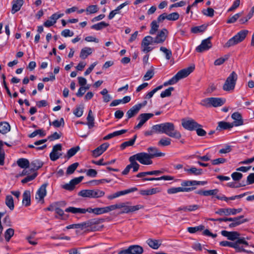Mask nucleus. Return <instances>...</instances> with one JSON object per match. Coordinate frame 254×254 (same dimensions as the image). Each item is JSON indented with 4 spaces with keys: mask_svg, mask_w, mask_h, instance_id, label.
Returning <instances> with one entry per match:
<instances>
[{
    "mask_svg": "<svg viewBox=\"0 0 254 254\" xmlns=\"http://www.w3.org/2000/svg\"><path fill=\"white\" fill-rule=\"evenodd\" d=\"M156 126V129L158 131L159 133H165L170 137L177 139H180L182 137L180 132L175 129L173 123L166 122Z\"/></svg>",
    "mask_w": 254,
    "mask_h": 254,
    "instance_id": "nucleus-1",
    "label": "nucleus"
},
{
    "mask_svg": "<svg viewBox=\"0 0 254 254\" xmlns=\"http://www.w3.org/2000/svg\"><path fill=\"white\" fill-rule=\"evenodd\" d=\"M103 219L94 218L90 219L86 222H84L78 224H74L68 225L66 227V229H81L90 228L92 231H96L98 230L95 226L96 225L99 224L103 222Z\"/></svg>",
    "mask_w": 254,
    "mask_h": 254,
    "instance_id": "nucleus-2",
    "label": "nucleus"
},
{
    "mask_svg": "<svg viewBox=\"0 0 254 254\" xmlns=\"http://www.w3.org/2000/svg\"><path fill=\"white\" fill-rule=\"evenodd\" d=\"M249 31L247 30H242L236 35L230 39L224 45V48H229L234 46L242 42L246 37Z\"/></svg>",
    "mask_w": 254,
    "mask_h": 254,
    "instance_id": "nucleus-3",
    "label": "nucleus"
},
{
    "mask_svg": "<svg viewBox=\"0 0 254 254\" xmlns=\"http://www.w3.org/2000/svg\"><path fill=\"white\" fill-rule=\"evenodd\" d=\"M238 76L235 71H233L227 78L223 86V89L226 91L233 90L236 85Z\"/></svg>",
    "mask_w": 254,
    "mask_h": 254,
    "instance_id": "nucleus-4",
    "label": "nucleus"
},
{
    "mask_svg": "<svg viewBox=\"0 0 254 254\" xmlns=\"http://www.w3.org/2000/svg\"><path fill=\"white\" fill-rule=\"evenodd\" d=\"M130 204V202L129 201L120 203V206H121L120 207V209H122V210L120 213H129L143 208V206L142 205L138 204L134 206H130L129 205Z\"/></svg>",
    "mask_w": 254,
    "mask_h": 254,
    "instance_id": "nucleus-5",
    "label": "nucleus"
},
{
    "mask_svg": "<svg viewBox=\"0 0 254 254\" xmlns=\"http://www.w3.org/2000/svg\"><path fill=\"white\" fill-rule=\"evenodd\" d=\"M150 156L146 152H140L131 156L136 161H138L140 163L143 165H151L153 161L151 159Z\"/></svg>",
    "mask_w": 254,
    "mask_h": 254,
    "instance_id": "nucleus-6",
    "label": "nucleus"
},
{
    "mask_svg": "<svg viewBox=\"0 0 254 254\" xmlns=\"http://www.w3.org/2000/svg\"><path fill=\"white\" fill-rule=\"evenodd\" d=\"M243 244L246 246H249V243L246 241H244V239H240L235 242H231L227 241H223L220 242L219 245L222 247H229L235 249L237 252V250H240L239 245Z\"/></svg>",
    "mask_w": 254,
    "mask_h": 254,
    "instance_id": "nucleus-7",
    "label": "nucleus"
},
{
    "mask_svg": "<svg viewBox=\"0 0 254 254\" xmlns=\"http://www.w3.org/2000/svg\"><path fill=\"white\" fill-rule=\"evenodd\" d=\"M182 126L185 129L190 131L194 130L197 127H202L201 125L191 118L183 119Z\"/></svg>",
    "mask_w": 254,
    "mask_h": 254,
    "instance_id": "nucleus-8",
    "label": "nucleus"
},
{
    "mask_svg": "<svg viewBox=\"0 0 254 254\" xmlns=\"http://www.w3.org/2000/svg\"><path fill=\"white\" fill-rule=\"evenodd\" d=\"M221 235L227 238L230 241H237L240 239H244V241H246V239L249 240L248 237L246 238L245 237H240V234L237 231H231L229 232L226 230H223L221 232Z\"/></svg>",
    "mask_w": 254,
    "mask_h": 254,
    "instance_id": "nucleus-9",
    "label": "nucleus"
},
{
    "mask_svg": "<svg viewBox=\"0 0 254 254\" xmlns=\"http://www.w3.org/2000/svg\"><path fill=\"white\" fill-rule=\"evenodd\" d=\"M194 69V66H190L183 69L177 72L173 77L177 82L180 79L187 77Z\"/></svg>",
    "mask_w": 254,
    "mask_h": 254,
    "instance_id": "nucleus-10",
    "label": "nucleus"
},
{
    "mask_svg": "<svg viewBox=\"0 0 254 254\" xmlns=\"http://www.w3.org/2000/svg\"><path fill=\"white\" fill-rule=\"evenodd\" d=\"M211 38L212 37H209L207 39L202 40L200 45L196 48V51L197 52L201 53L210 49L212 46L210 41Z\"/></svg>",
    "mask_w": 254,
    "mask_h": 254,
    "instance_id": "nucleus-11",
    "label": "nucleus"
},
{
    "mask_svg": "<svg viewBox=\"0 0 254 254\" xmlns=\"http://www.w3.org/2000/svg\"><path fill=\"white\" fill-rule=\"evenodd\" d=\"M242 208H220L215 212L216 214L220 215L228 216L231 214L235 215L237 213H240L242 211Z\"/></svg>",
    "mask_w": 254,
    "mask_h": 254,
    "instance_id": "nucleus-12",
    "label": "nucleus"
},
{
    "mask_svg": "<svg viewBox=\"0 0 254 254\" xmlns=\"http://www.w3.org/2000/svg\"><path fill=\"white\" fill-rule=\"evenodd\" d=\"M153 116L154 115L152 113H143L140 114L137 118V120H139V122L134 127V129H138L140 128L143 124L149 119L153 117Z\"/></svg>",
    "mask_w": 254,
    "mask_h": 254,
    "instance_id": "nucleus-13",
    "label": "nucleus"
},
{
    "mask_svg": "<svg viewBox=\"0 0 254 254\" xmlns=\"http://www.w3.org/2000/svg\"><path fill=\"white\" fill-rule=\"evenodd\" d=\"M168 34V31L166 28L162 29L160 31H159L157 36L154 38V44H162L163 43L166 39L167 36Z\"/></svg>",
    "mask_w": 254,
    "mask_h": 254,
    "instance_id": "nucleus-14",
    "label": "nucleus"
},
{
    "mask_svg": "<svg viewBox=\"0 0 254 254\" xmlns=\"http://www.w3.org/2000/svg\"><path fill=\"white\" fill-rule=\"evenodd\" d=\"M62 146L61 144H57L53 147L52 152L50 154V159L55 161L58 159L62 155L61 153H59L58 151L62 150Z\"/></svg>",
    "mask_w": 254,
    "mask_h": 254,
    "instance_id": "nucleus-15",
    "label": "nucleus"
},
{
    "mask_svg": "<svg viewBox=\"0 0 254 254\" xmlns=\"http://www.w3.org/2000/svg\"><path fill=\"white\" fill-rule=\"evenodd\" d=\"M148 154L150 156L151 159L155 157H163L165 156V153L160 152L159 150L156 147H149L147 148Z\"/></svg>",
    "mask_w": 254,
    "mask_h": 254,
    "instance_id": "nucleus-16",
    "label": "nucleus"
},
{
    "mask_svg": "<svg viewBox=\"0 0 254 254\" xmlns=\"http://www.w3.org/2000/svg\"><path fill=\"white\" fill-rule=\"evenodd\" d=\"M136 190H137V189L136 188H132L127 189L126 190L116 192V193H115L113 194L108 196L107 198L110 200H112L114 198L119 197L121 195H125V194L129 193L130 192L135 191Z\"/></svg>",
    "mask_w": 254,
    "mask_h": 254,
    "instance_id": "nucleus-17",
    "label": "nucleus"
},
{
    "mask_svg": "<svg viewBox=\"0 0 254 254\" xmlns=\"http://www.w3.org/2000/svg\"><path fill=\"white\" fill-rule=\"evenodd\" d=\"M109 144L107 142L104 143L92 151V155L94 157H97L103 153L109 147Z\"/></svg>",
    "mask_w": 254,
    "mask_h": 254,
    "instance_id": "nucleus-18",
    "label": "nucleus"
},
{
    "mask_svg": "<svg viewBox=\"0 0 254 254\" xmlns=\"http://www.w3.org/2000/svg\"><path fill=\"white\" fill-rule=\"evenodd\" d=\"M231 117L234 120V122L231 123L233 127H238L243 125L242 116L239 112L234 113L232 115Z\"/></svg>",
    "mask_w": 254,
    "mask_h": 254,
    "instance_id": "nucleus-19",
    "label": "nucleus"
},
{
    "mask_svg": "<svg viewBox=\"0 0 254 254\" xmlns=\"http://www.w3.org/2000/svg\"><path fill=\"white\" fill-rule=\"evenodd\" d=\"M47 184H43L40 188L38 189L36 192V199H39V201L43 200L44 197L46 196L47 191H46V187Z\"/></svg>",
    "mask_w": 254,
    "mask_h": 254,
    "instance_id": "nucleus-20",
    "label": "nucleus"
},
{
    "mask_svg": "<svg viewBox=\"0 0 254 254\" xmlns=\"http://www.w3.org/2000/svg\"><path fill=\"white\" fill-rule=\"evenodd\" d=\"M127 249L130 254H142L143 253V248L137 245H131Z\"/></svg>",
    "mask_w": 254,
    "mask_h": 254,
    "instance_id": "nucleus-21",
    "label": "nucleus"
},
{
    "mask_svg": "<svg viewBox=\"0 0 254 254\" xmlns=\"http://www.w3.org/2000/svg\"><path fill=\"white\" fill-rule=\"evenodd\" d=\"M184 171L187 173L188 175L199 176L202 174V169H197L193 166L190 168H185Z\"/></svg>",
    "mask_w": 254,
    "mask_h": 254,
    "instance_id": "nucleus-22",
    "label": "nucleus"
},
{
    "mask_svg": "<svg viewBox=\"0 0 254 254\" xmlns=\"http://www.w3.org/2000/svg\"><path fill=\"white\" fill-rule=\"evenodd\" d=\"M12 3V6L11 11L12 14H14L20 9L23 4L24 1L23 0H13Z\"/></svg>",
    "mask_w": 254,
    "mask_h": 254,
    "instance_id": "nucleus-23",
    "label": "nucleus"
},
{
    "mask_svg": "<svg viewBox=\"0 0 254 254\" xmlns=\"http://www.w3.org/2000/svg\"><path fill=\"white\" fill-rule=\"evenodd\" d=\"M139 110V107H137L136 105L131 107L126 113L127 116L126 121H127L129 119L134 117L138 114Z\"/></svg>",
    "mask_w": 254,
    "mask_h": 254,
    "instance_id": "nucleus-24",
    "label": "nucleus"
},
{
    "mask_svg": "<svg viewBox=\"0 0 254 254\" xmlns=\"http://www.w3.org/2000/svg\"><path fill=\"white\" fill-rule=\"evenodd\" d=\"M211 107H217L222 106L225 102V99L221 98L210 97Z\"/></svg>",
    "mask_w": 254,
    "mask_h": 254,
    "instance_id": "nucleus-25",
    "label": "nucleus"
},
{
    "mask_svg": "<svg viewBox=\"0 0 254 254\" xmlns=\"http://www.w3.org/2000/svg\"><path fill=\"white\" fill-rule=\"evenodd\" d=\"M43 164L39 160H34L32 161L29 165L30 170L34 172L42 167Z\"/></svg>",
    "mask_w": 254,
    "mask_h": 254,
    "instance_id": "nucleus-26",
    "label": "nucleus"
},
{
    "mask_svg": "<svg viewBox=\"0 0 254 254\" xmlns=\"http://www.w3.org/2000/svg\"><path fill=\"white\" fill-rule=\"evenodd\" d=\"M249 192H245L243 194H241L233 196L230 197H227L225 195H222V196L216 195V198L219 200L228 201V200H235L236 198H240L246 195Z\"/></svg>",
    "mask_w": 254,
    "mask_h": 254,
    "instance_id": "nucleus-27",
    "label": "nucleus"
},
{
    "mask_svg": "<svg viewBox=\"0 0 254 254\" xmlns=\"http://www.w3.org/2000/svg\"><path fill=\"white\" fill-rule=\"evenodd\" d=\"M146 243L150 248L155 250L158 249L161 245L159 240L153 239H148Z\"/></svg>",
    "mask_w": 254,
    "mask_h": 254,
    "instance_id": "nucleus-28",
    "label": "nucleus"
},
{
    "mask_svg": "<svg viewBox=\"0 0 254 254\" xmlns=\"http://www.w3.org/2000/svg\"><path fill=\"white\" fill-rule=\"evenodd\" d=\"M93 49L90 47H85L81 49L80 53V58L82 59H86L89 55H91Z\"/></svg>",
    "mask_w": 254,
    "mask_h": 254,
    "instance_id": "nucleus-29",
    "label": "nucleus"
},
{
    "mask_svg": "<svg viewBox=\"0 0 254 254\" xmlns=\"http://www.w3.org/2000/svg\"><path fill=\"white\" fill-rule=\"evenodd\" d=\"M127 129H122L120 130H118L113 132V133H111L110 134H108V135H106L103 137L104 140H108L114 137L119 136L120 135H122L124 133H125L127 132Z\"/></svg>",
    "mask_w": 254,
    "mask_h": 254,
    "instance_id": "nucleus-30",
    "label": "nucleus"
},
{
    "mask_svg": "<svg viewBox=\"0 0 254 254\" xmlns=\"http://www.w3.org/2000/svg\"><path fill=\"white\" fill-rule=\"evenodd\" d=\"M233 127V125L231 123L221 121L218 123V125L216 128V129L218 130H221V129H230Z\"/></svg>",
    "mask_w": 254,
    "mask_h": 254,
    "instance_id": "nucleus-31",
    "label": "nucleus"
},
{
    "mask_svg": "<svg viewBox=\"0 0 254 254\" xmlns=\"http://www.w3.org/2000/svg\"><path fill=\"white\" fill-rule=\"evenodd\" d=\"M22 203L25 206L30 205V192L29 190H26L23 193Z\"/></svg>",
    "mask_w": 254,
    "mask_h": 254,
    "instance_id": "nucleus-32",
    "label": "nucleus"
},
{
    "mask_svg": "<svg viewBox=\"0 0 254 254\" xmlns=\"http://www.w3.org/2000/svg\"><path fill=\"white\" fill-rule=\"evenodd\" d=\"M87 125L89 128H92L94 126V117L93 115L91 110L88 112L87 117Z\"/></svg>",
    "mask_w": 254,
    "mask_h": 254,
    "instance_id": "nucleus-33",
    "label": "nucleus"
},
{
    "mask_svg": "<svg viewBox=\"0 0 254 254\" xmlns=\"http://www.w3.org/2000/svg\"><path fill=\"white\" fill-rule=\"evenodd\" d=\"M17 164L21 168L26 169L29 167L30 163L28 159L20 158L17 161Z\"/></svg>",
    "mask_w": 254,
    "mask_h": 254,
    "instance_id": "nucleus-34",
    "label": "nucleus"
},
{
    "mask_svg": "<svg viewBox=\"0 0 254 254\" xmlns=\"http://www.w3.org/2000/svg\"><path fill=\"white\" fill-rule=\"evenodd\" d=\"M10 129V126L7 122L0 123V133L5 134Z\"/></svg>",
    "mask_w": 254,
    "mask_h": 254,
    "instance_id": "nucleus-35",
    "label": "nucleus"
},
{
    "mask_svg": "<svg viewBox=\"0 0 254 254\" xmlns=\"http://www.w3.org/2000/svg\"><path fill=\"white\" fill-rule=\"evenodd\" d=\"M137 135H134L133 137L130 140L127 141H125L122 143L120 146L121 150H124L128 146H132L134 144Z\"/></svg>",
    "mask_w": 254,
    "mask_h": 254,
    "instance_id": "nucleus-36",
    "label": "nucleus"
},
{
    "mask_svg": "<svg viewBox=\"0 0 254 254\" xmlns=\"http://www.w3.org/2000/svg\"><path fill=\"white\" fill-rule=\"evenodd\" d=\"M65 211L66 212H71L73 214L85 213L84 208H76L74 207H69L65 209Z\"/></svg>",
    "mask_w": 254,
    "mask_h": 254,
    "instance_id": "nucleus-37",
    "label": "nucleus"
},
{
    "mask_svg": "<svg viewBox=\"0 0 254 254\" xmlns=\"http://www.w3.org/2000/svg\"><path fill=\"white\" fill-rule=\"evenodd\" d=\"M5 204L11 210H12L14 209V205L13 199L12 196L10 195H6L5 198Z\"/></svg>",
    "mask_w": 254,
    "mask_h": 254,
    "instance_id": "nucleus-38",
    "label": "nucleus"
},
{
    "mask_svg": "<svg viewBox=\"0 0 254 254\" xmlns=\"http://www.w3.org/2000/svg\"><path fill=\"white\" fill-rule=\"evenodd\" d=\"M92 190H83L78 192V195L82 197L93 198Z\"/></svg>",
    "mask_w": 254,
    "mask_h": 254,
    "instance_id": "nucleus-39",
    "label": "nucleus"
},
{
    "mask_svg": "<svg viewBox=\"0 0 254 254\" xmlns=\"http://www.w3.org/2000/svg\"><path fill=\"white\" fill-rule=\"evenodd\" d=\"M154 38L150 36H147L143 39L141 46H149L150 44H154Z\"/></svg>",
    "mask_w": 254,
    "mask_h": 254,
    "instance_id": "nucleus-40",
    "label": "nucleus"
},
{
    "mask_svg": "<svg viewBox=\"0 0 254 254\" xmlns=\"http://www.w3.org/2000/svg\"><path fill=\"white\" fill-rule=\"evenodd\" d=\"M207 26L204 24L198 26H195L191 28V31L193 33H197L204 32L207 28Z\"/></svg>",
    "mask_w": 254,
    "mask_h": 254,
    "instance_id": "nucleus-41",
    "label": "nucleus"
},
{
    "mask_svg": "<svg viewBox=\"0 0 254 254\" xmlns=\"http://www.w3.org/2000/svg\"><path fill=\"white\" fill-rule=\"evenodd\" d=\"M109 25V24L108 23H106L104 21H102L98 23L93 25L91 26V28L96 30H100L105 27L108 26Z\"/></svg>",
    "mask_w": 254,
    "mask_h": 254,
    "instance_id": "nucleus-42",
    "label": "nucleus"
},
{
    "mask_svg": "<svg viewBox=\"0 0 254 254\" xmlns=\"http://www.w3.org/2000/svg\"><path fill=\"white\" fill-rule=\"evenodd\" d=\"M128 160L130 162V163H131V168H132V169H133L132 171L133 172H136L138 171V170H139L140 165L136 162V161L135 160H134L131 157H129Z\"/></svg>",
    "mask_w": 254,
    "mask_h": 254,
    "instance_id": "nucleus-43",
    "label": "nucleus"
},
{
    "mask_svg": "<svg viewBox=\"0 0 254 254\" xmlns=\"http://www.w3.org/2000/svg\"><path fill=\"white\" fill-rule=\"evenodd\" d=\"M151 29L149 31V33L151 35L155 34L158 30L159 25L157 24V21L153 20L151 23Z\"/></svg>",
    "mask_w": 254,
    "mask_h": 254,
    "instance_id": "nucleus-44",
    "label": "nucleus"
},
{
    "mask_svg": "<svg viewBox=\"0 0 254 254\" xmlns=\"http://www.w3.org/2000/svg\"><path fill=\"white\" fill-rule=\"evenodd\" d=\"M160 50L165 54V58L167 60H169L171 59L172 56V53L170 50L168 49L167 48L164 47H161L160 48Z\"/></svg>",
    "mask_w": 254,
    "mask_h": 254,
    "instance_id": "nucleus-45",
    "label": "nucleus"
},
{
    "mask_svg": "<svg viewBox=\"0 0 254 254\" xmlns=\"http://www.w3.org/2000/svg\"><path fill=\"white\" fill-rule=\"evenodd\" d=\"M171 139L168 137L162 138L158 142L159 146H166L171 144Z\"/></svg>",
    "mask_w": 254,
    "mask_h": 254,
    "instance_id": "nucleus-46",
    "label": "nucleus"
},
{
    "mask_svg": "<svg viewBox=\"0 0 254 254\" xmlns=\"http://www.w3.org/2000/svg\"><path fill=\"white\" fill-rule=\"evenodd\" d=\"M78 165L79 164L77 162L73 163L71 165H69L67 168L66 174L67 175H70L73 174L75 170L77 168V167L78 166Z\"/></svg>",
    "mask_w": 254,
    "mask_h": 254,
    "instance_id": "nucleus-47",
    "label": "nucleus"
},
{
    "mask_svg": "<svg viewBox=\"0 0 254 254\" xmlns=\"http://www.w3.org/2000/svg\"><path fill=\"white\" fill-rule=\"evenodd\" d=\"M79 149L80 147L78 146L69 149L67 152L66 157L68 159L74 156Z\"/></svg>",
    "mask_w": 254,
    "mask_h": 254,
    "instance_id": "nucleus-48",
    "label": "nucleus"
},
{
    "mask_svg": "<svg viewBox=\"0 0 254 254\" xmlns=\"http://www.w3.org/2000/svg\"><path fill=\"white\" fill-rule=\"evenodd\" d=\"M157 188H153L148 190H142L140 191V194L143 195H149L155 194L157 192Z\"/></svg>",
    "mask_w": 254,
    "mask_h": 254,
    "instance_id": "nucleus-49",
    "label": "nucleus"
},
{
    "mask_svg": "<svg viewBox=\"0 0 254 254\" xmlns=\"http://www.w3.org/2000/svg\"><path fill=\"white\" fill-rule=\"evenodd\" d=\"M14 233V231L12 228H9L6 230V231L5 232L4 236L5 240L7 242L9 241L11 238L13 236Z\"/></svg>",
    "mask_w": 254,
    "mask_h": 254,
    "instance_id": "nucleus-50",
    "label": "nucleus"
},
{
    "mask_svg": "<svg viewBox=\"0 0 254 254\" xmlns=\"http://www.w3.org/2000/svg\"><path fill=\"white\" fill-rule=\"evenodd\" d=\"M174 90L173 87H170L165 91L161 92L160 96L161 98H165L166 97H169L171 95L172 91Z\"/></svg>",
    "mask_w": 254,
    "mask_h": 254,
    "instance_id": "nucleus-51",
    "label": "nucleus"
},
{
    "mask_svg": "<svg viewBox=\"0 0 254 254\" xmlns=\"http://www.w3.org/2000/svg\"><path fill=\"white\" fill-rule=\"evenodd\" d=\"M38 134H39L41 137H43L46 135V133L42 129H37L30 134L28 136L30 138H33Z\"/></svg>",
    "mask_w": 254,
    "mask_h": 254,
    "instance_id": "nucleus-52",
    "label": "nucleus"
},
{
    "mask_svg": "<svg viewBox=\"0 0 254 254\" xmlns=\"http://www.w3.org/2000/svg\"><path fill=\"white\" fill-rule=\"evenodd\" d=\"M243 12H240L235 14L233 16L230 17L227 20V23H233L235 22L240 16L242 15Z\"/></svg>",
    "mask_w": 254,
    "mask_h": 254,
    "instance_id": "nucleus-53",
    "label": "nucleus"
},
{
    "mask_svg": "<svg viewBox=\"0 0 254 254\" xmlns=\"http://www.w3.org/2000/svg\"><path fill=\"white\" fill-rule=\"evenodd\" d=\"M73 114L77 117H80L83 115V106H76V108L73 112Z\"/></svg>",
    "mask_w": 254,
    "mask_h": 254,
    "instance_id": "nucleus-54",
    "label": "nucleus"
},
{
    "mask_svg": "<svg viewBox=\"0 0 254 254\" xmlns=\"http://www.w3.org/2000/svg\"><path fill=\"white\" fill-rule=\"evenodd\" d=\"M37 176V173L36 172H34L31 175H28L26 177L21 180V183L22 184L27 183L30 181L34 180Z\"/></svg>",
    "mask_w": 254,
    "mask_h": 254,
    "instance_id": "nucleus-55",
    "label": "nucleus"
},
{
    "mask_svg": "<svg viewBox=\"0 0 254 254\" xmlns=\"http://www.w3.org/2000/svg\"><path fill=\"white\" fill-rule=\"evenodd\" d=\"M204 229L203 225H199L194 227H188V231L190 233H194L197 231L203 230Z\"/></svg>",
    "mask_w": 254,
    "mask_h": 254,
    "instance_id": "nucleus-56",
    "label": "nucleus"
},
{
    "mask_svg": "<svg viewBox=\"0 0 254 254\" xmlns=\"http://www.w3.org/2000/svg\"><path fill=\"white\" fill-rule=\"evenodd\" d=\"M179 16L180 15L178 12H173L169 14H167V19L168 20L175 21L178 20Z\"/></svg>",
    "mask_w": 254,
    "mask_h": 254,
    "instance_id": "nucleus-57",
    "label": "nucleus"
},
{
    "mask_svg": "<svg viewBox=\"0 0 254 254\" xmlns=\"http://www.w3.org/2000/svg\"><path fill=\"white\" fill-rule=\"evenodd\" d=\"M50 124L52 125L55 127H59L61 126L64 127V120L63 118H62L60 121L57 120H55L52 122V124L50 123Z\"/></svg>",
    "mask_w": 254,
    "mask_h": 254,
    "instance_id": "nucleus-58",
    "label": "nucleus"
},
{
    "mask_svg": "<svg viewBox=\"0 0 254 254\" xmlns=\"http://www.w3.org/2000/svg\"><path fill=\"white\" fill-rule=\"evenodd\" d=\"M214 10L213 8L208 7L206 9H203L202 10V13L207 16H209L212 17L214 16Z\"/></svg>",
    "mask_w": 254,
    "mask_h": 254,
    "instance_id": "nucleus-59",
    "label": "nucleus"
},
{
    "mask_svg": "<svg viewBox=\"0 0 254 254\" xmlns=\"http://www.w3.org/2000/svg\"><path fill=\"white\" fill-rule=\"evenodd\" d=\"M154 74V69H150L148 70L143 76L144 80H148L153 77Z\"/></svg>",
    "mask_w": 254,
    "mask_h": 254,
    "instance_id": "nucleus-60",
    "label": "nucleus"
},
{
    "mask_svg": "<svg viewBox=\"0 0 254 254\" xmlns=\"http://www.w3.org/2000/svg\"><path fill=\"white\" fill-rule=\"evenodd\" d=\"M163 86V85H160V86H158V87H156L155 88H154V89H153V90H152V91H151L150 92H148V93L146 94V96H145V98H146V99H150V98H151L153 96V95H154V94L155 93H156L158 90H160V89H162V88Z\"/></svg>",
    "mask_w": 254,
    "mask_h": 254,
    "instance_id": "nucleus-61",
    "label": "nucleus"
},
{
    "mask_svg": "<svg viewBox=\"0 0 254 254\" xmlns=\"http://www.w3.org/2000/svg\"><path fill=\"white\" fill-rule=\"evenodd\" d=\"M93 190V198H98L103 196L105 194L103 191L99 190Z\"/></svg>",
    "mask_w": 254,
    "mask_h": 254,
    "instance_id": "nucleus-62",
    "label": "nucleus"
},
{
    "mask_svg": "<svg viewBox=\"0 0 254 254\" xmlns=\"http://www.w3.org/2000/svg\"><path fill=\"white\" fill-rule=\"evenodd\" d=\"M228 59V56L225 55L224 58H220L214 61V64L215 65H220L222 64L226 60Z\"/></svg>",
    "mask_w": 254,
    "mask_h": 254,
    "instance_id": "nucleus-63",
    "label": "nucleus"
},
{
    "mask_svg": "<svg viewBox=\"0 0 254 254\" xmlns=\"http://www.w3.org/2000/svg\"><path fill=\"white\" fill-rule=\"evenodd\" d=\"M227 161V160L223 158H219L217 159L211 160L212 164L213 165H217L220 164H223Z\"/></svg>",
    "mask_w": 254,
    "mask_h": 254,
    "instance_id": "nucleus-64",
    "label": "nucleus"
}]
</instances>
